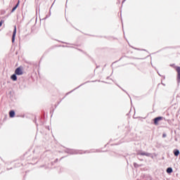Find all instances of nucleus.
I'll use <instances>...</instances> for the list:
<instances>
[{
  "label": "nucleus",
  "instance_id": "obj_1",
  "mask_svg": "<svg viewBox=\"0 0 180 180\" xmlns=\"http://www.w3.org/2000/svg\"><path fill=\"white\" fill-rule=\"evenodd\" d=\"M15 75H23V68L20 66V68H17L15 72Z\"/></svg>",
  "mask_w": 180,
  "mask_h": 180
},
{
  "label": "nucleus",
  "instance_id": "obj_2",
  "mask_svg": "<svg viewBox=\"0 0 180 180\" xmlns=\"http://www.w3.org/2000/svg\"><path fill=\"white\" fill-rule=\"evenodd\" d=\"M163 119L162 117H155L154 120H153V124L155 125V126H158L159 124V122H160V120H162Z\"/></svg>",
  "mask_w": 180,
  "mask_h": 180
},
{
  "label": "nucleus",
  "instance_id": "obj_3",
  "mask_svg": "<svg viewBox=\"0 0 180 180\" xmlns=\"http://www.w3.org/2000/svg\"><path fill=\"white\" fill-rule=\"evenodd\" d=\"M175 70L177 72V80L180 82V66H177Z\"/></svg>",
  "mask_w": 180,
  "mask_h": 180
},
{
  "label": "nucleus",
  "instance_id": "obj_4",
  "mask_svg": "<svg viewBox=\"0 0 180 180\" xmlns=\"http://www.w3.org/2000/svg\"><path fill=\"white\" fill-rule=\"evenodd\" d=\"M16 32H17V27L16 25L14 26V32H13V37H12V41L14 42L15 41V37L16 35Z\"/></svg>",
  "mask_w": 180,
  "mask_h": 180
},
{
  "label": "nucleus",
  "instance_id": "obj_5",
  "mask_svg": "<svg viewBox=\"0 0 180 180\" xmlns=\"http://www.w3.org/2000/svg\"><path fill=\"white\" fill-rule=\"evenodd\" d=\"M137 155H142V156L149 157L150 156V153H144V152H142V153L139 152V153H137Z\"/></svg>",
  "mask_w": 180,
  "mask_h": 180
},
{
  "label": "nucleus",
  "instance_id": "obj_6",
  "mask_svg": "<svg viewBox=\"0 0 180 180\" xmlns=\"http://www.w3.org/2000/svg\"><path fill=\"white\" fill-rule=\"evenodd\" d=\"M173 153H174V156H176V157H178L180 154V151L178 149H174Z\"/></svg>",
  "mask_w": 180,
  "mask_h": 180
},
{
  "label": "nucleus",
  "instance_id": "obj_7",
  "mask_svg": "<svg viewBox=\"0 0 180 180\" xmlns=\"http://www.w3.org/2000/svg\"><path fill=\"white\" fill-rule=\"evenodd\" d=\"M166 172L167 174H171L173 172V169L172 167H168V168H167Z\"/></svg>",
  "mask_w": 180,
  "mask_h": 180
},
{
  "label": "nucleus",
  "instance_id": "obj_8",
  "mask_svg": "<svg viewBox=\"0 0 180 180\" xmlns=\"http://www.w3.org/2000/svg\"><path fill=\"white\" fill-rule=\"evenodd\" d=\"M19 4H20V1H18V2L17 3V5H15V6H14V8L12 9V13H13L19 6Z\"/></svg>",
  "mask_w": 180,
  "mask_h": 180
},
{
  "label": "nucleus",
  "instance_id": "obj_9",
  "mask_svg": "<svg viewBox=\"0 0 180 180\" xmlns=\"http://www.w3.org/2000/svg\"><path fill=\"white\" fill-rule=\"evenodd\" d=\"M9 116H10L11 117H15V111H14V110L10 111V112H9Z\"/></svg>",
  "mask_w": 180,
  "mask_h": 180
},
{
  "label": "nucleus",
  "instance_id": "obj_10",
  "mask_svg": "<svg viewBox=\"0 0 180 180\" xmlns=\"http://www.w3.org/2000/svg\"><path fill=\"white\" fill-rule=\"evenodd\" d=\"M11 79H13V81H16L18 79V78H17L15 75H13L11 76Z\"/></svg>",
  "mask_w": 180,
  "mask_h": 180
},
{
  "label": "nucleus",
  "instance_id": "obj_11",
  "mask_svg": "<svg viewBox=\"0 0 180 180\" xmlns=\"http://www.w3.org/2000/svg\"><path fill=\"white\" fill-rule=\"evenodd\" d=\"M4 20H1V21L0 22V27L2 26V25L4 24Z\"/></svg>",
  "mask_w": 180,
  "mask_h": 180
},
{
  "label": "nucleus",
  "instance_id": "obj_12",
  "mask_svg": "<svg viewBox=\"0 0 180 180\" xmlns=\"http://www.w3.org/2000/svg\"><path fill=\"white\" fill-rule=\"evenodd\" d=\"M162 136H163V137H166V135H165V134H163Z\"/></svg>",
  "mask_w": 180,
  "mask_h": 180
},
{
  "label": "nucleus",
  "instance_id": "obj_13",
  "mask_svg": "<svg viewBox=\"0 0 180 180\" xmlns=\"http://www.w3.org/2000/svg\"><path fill=\"white\" fill-rule=\"evenodd\" d=\"M124 1H126V0H124Z\"/></svg>",
  "mask_w": 180,
  "mask_h": 180
}]
</instances>
